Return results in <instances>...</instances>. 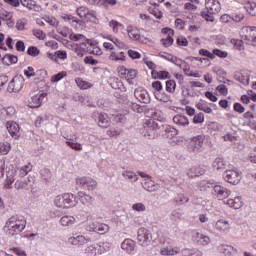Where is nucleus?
<instances>
[{
	"label": "nucleus",
	"instance_id": "obj_1",
	"mask_svg": "<svg viewBox=\"0 0 256 256\" xmlns=\"http://www.w3.org/2000/svg\"><path fill=\"white\" fill-rule=\"evenodd\" d=\"M27 225V221L25 219L19 218V216H12L10 217L6 225L4 227L7 235H19L25 230V226Z\"/></svg>",
	"mask_w": 256,
	"mask_h": 256
},
{
	"label": "nucleus",
	"instance_id": "obj_2",
	"mask_svg": "<svg viewBox=\"0 0 256 256\" xmlns=\"http://www.w3.org/2000/svg\"><path fill=\"white\" fill-rule=\"evenodd\" d=\"M157 131H161V122L157 123L154 120H150L144 126V137H147V139H155Z\"/></svg>",
	"mask_w": 256,
	"mask_h": 256
},
{
	"label": "nucleus",
	"instance_id": "obj_3",
	"mask_svg": "<svg viewBox=\"0 0 256 256\" xmlns=\"http://www.w3.org/2000/svg\"><path fill=\"white\" fill-rule=\"evenodd\" d=\"M204 144H205V136L198 135V136L191 138V140L188 144V149L192 153H199V151H201V149H203Z\"/></svg>",
	"mask_w": 256,
	"mask_h": 256
},
{
	"label": "nucleus",
	"instance_id": "obj_4",
	"mask_svg": "<svg viewBox=\"0 0 256 256\" xmlns=\"http://www.w3.org/2000/svg\"><path fill=\"white\" fill-rule=\"evenodd\" d=\"M138 243L142 245V247H147L151 243L153 239V235L151 234V231H149L146 228H140L138 230Z\"/></svg>",
	"mask_w": 256,
	"mask_h": 256
},
{
	"label": "nucleus",
	"instance_id": "obj_5",
	"mask_svg": "<svg viewBox=\"0 0 256 256\" xmlns=\"http://www.w3.org/2000/svg\"><path fill=\"white\" fill-rule=\"evenodd\" d=\"M76 184L85 191H93L97 187V181L89 177L77 178Z\"/></svg>",
	"mask_w": 256,
	"mask_h": 256
},
{
	"label": "nucleus",
	"instance_id": "obj_6",
	"mask_svg": "<svg viewBox=\"0 0 256 256\" xmlns=\"http://www.w3.org/2000/svg\"><path fill=\"white\" fill-rule=\"evenodd\" d=\"M240 36H241V39H243V41L256 43V27H251V26L243 27L241 29Z\"/></svg>",
	"mask_w": 256,
	"mask_h": 256
},
{
	"label": "nucleus",
	"instance_id": "obj_7",
	"mask_svg": "<svg viewBox=\"0 0 256 256\" xmlns=\"http://www.w3.org/2000/svg\"><path fill=\"white\" fill-rule=\"evenodd\" d=\"M92 119L96 121L99 127H102L103 129H107L110 125L109 116L107 114L99 113V112H93L92 113Z\"/></svg>",
	"mask_w": 256,
	"mask_h": 256
},
{
	"label": "nucleus",
	"instance_id": "obj_8",
	"mask_svg": "<svg viewBox=\"0 0 256 256\" xmlns=\"http://www.w3.org/2000/svg\"><path fill=\"white\" fill-rule=\"evenodd\" d=\"M224 181L230 183V185H238L241 181V175L235 170H226L223 174Z\"/></svg>",
	"mask_w": 256,
	"mask_h": 256
},
{
	"label": "nucleus",
	"instance_id": "obj_9",
	"mask_svg": "<svg viewBox=\"0 0 256 256\" xmlns=\"http://www.w3.org/2000/svg\"><path fill=\"white\" fill-rule=\"evenodd\" d=\"M160 131L159 133L162 134V137H165L166 139H173L175 135H177L178 131L174 127H171L167 124H162L160 122Z\"/></svg>",
	"mask_w": 256,
	"mask_h": 256
},
{
	"label": "nucleus",
	"instance_id": "obj_10",
	"mask_svg": "<svg viewBox=\"0 0 256 256\" xmlns=\"http://www.w3.org/2000/svg\"><path fill=\"white\" fill-rule=\"evenodd\" d=\"M134 97L140 101V103H150L151 97L149 92L143 88H138L134 91Z\"/></svg>",
	"mask_w": 256,
	"mask_h": 256
},
{
	"label": "nucleus",
	"instance_id": "obj_11",
	"mask_svg": "<svg viewBox=\"0 0 256 256\" xmlns=\"http://www.w3.org/2000/svg\"><path fill=\"white\" fill-rule=\"evenodd\" d=\"M45 97H47V93L44 92L32 96L31 101H29V107H31V109H37V107H41Z\"/></svg>",
	"mask_w": 256,
	"mask_h": 256
},
{
	"label": "nucleus",
	"instance_id": "obj_12",
	"mask_svg": "<svg viewBox=\"0 0 256 256\" xmlns=\"http://www.w3.org/2000/svg\"><path fill=\"white\" fill-rule=\"evenodd\" d=\"M14 187L17 191H23V189H31V187H33V183L31 182L30 178L27 179H18L15 184Z\"/></svg>",
	"mask_w": 256,
	"mask_h": 256
},
{
	"label": "nucleus",
	"instance_id": "obj_13",
	"mask_svg": "<svg viewBox=\"0 0 256 256\" xmlns=\"http://www.w3.org/2000/svg\"><path fill=\"white\" fill-rule=\"evenodd\" d=\"M205 7L208 13H219V11H221V4L219 1L206 0Z\"/></svg>",
	"mask_w": 256,
	"mask_h": 256
},
{
	"label": "nucleus",
	"instance_id": "obj_14",
	"mask_svg": "<svg viewBox=\"0 0 256 256\" xmlns=\"http://www.w3.org/2000/svg\"><path fill=\"white\" fill-rule=\"evenodd\" d=\"M213 189L218 199H227L231 195V191L225 187L216 185Z\"/></svg>",
	"mask_w": 256,
	"mask_h": 256
},
{
	"label": "nucleus",
	"instance_id": "obj_15",
	"mask_svg": "<svg viewBox=\"0 0 256 256\" xmlns=\"http://www.w3.org/2000/svg\"><path fill=\"white\" fill-rule=\"evenodd\" d=\"M136 243L132 239L126 238L122 243H121V249L125 251L126 253H133L135 251Z\"/></svg>",
	"mask_w": 256,
	"mask_h": 256
},
{
	"label": "nucleus",
	"instance_id": "obj_16",
	"mask_svg": "<svg viewBox=\"0 0 256 256\" xmlns=\"http://www.w3.org/2000/svg\"><path fill=\"white\" fill-rule=\"evenodd\" d=\"M6 129L8 130L11 137H14V139H18L20 127L17 122H7Z\"/></svg>",
	"mask_w": 256,
	"mask_h": 256
},
{
	"label": "nucleus",
	"instance_id": "obj_17",
	"mask_svg": "<svg viewBox=\"0 0 256 256\" xmlns=\"http://www.w3.org/2000/svg\"><path fill=\"white\" fill-rule=\"evenodd\" d=\"M143 189L145 191H148L149 193H155L159 189V184H155L153 180L150 179H144V183H142Z\"/></svg>",
	"mask_w": 256,
	"mask_h": 256
},
{
	"label": "nucleus",
	"instance_id": "obj_18",
	"mask_svg": "<svg viewBox=\"0 0 256 256\" xmlns=\"http://www.w3.org/2000/svg\"><path fill=\"white\" fill-rule=\"evenodd\" d=\"M193 239L197 245H209V243H211V238H209V236H205L199 232L194 234Z\"/></svg>",
	"mask_w": 256,
	"mask_h": 256
},
{
	"label": "nucleus",
	"instance_id": "obj_19",
	"mask_svg": "<svg viewBox=\"0 0 256 256\" xmlns=\"http://www.w3.org/2000/svg\"><path fill=\"white\" fill-rule=\"evenodd\" d=\"M63 195L66 209H69L70 207H75V205H77V197L75 195H73L72 193H66Z\"/></svg>",
	"mask_w": 256,
	"mask_h": 256
},
{
	"label": "nucleus",
	"instance_id": "obj_20",
	"mask_svg": "<svg viewBox=\"0 0 256 256\" xmlns=\"http://www.w3.org/2000/svg\"><path fill=\"white\" fill-rule=\"evenodd\" d=\"M128 36L133 41H140V43H147V38H145L144 36H141L138 30L128 29Z\"/></svg>",
	"mask_w": 256,
	"mask_h": 256
},
{
	"label": "nucleus",
	"instance_id": "obj_21",
	"mask_svg": "<svg viewBox=\"0 0 256 256\" xmlns=\"http://www.w3.org/2000/svg\"><path fill=\"white\" fill-rule=\"evenodd\" d=\"M215 227L217 231H220V233H229L231 229L229 222L224 220H218L215 224Z\"/></svg>",
	"mask_w": 256,
	"mask_h": 256
},
{
	"label": "nucleus",
	"instance_id": "obj_22",
	"mask_svg": "<svg viewBox=\"0 0 256 256\" xmlns=\"http://www.w3.org/2000/svg\"><path fill=\"white\" fill-rule=\"evenodd\" d=\"M89 241H91L90 238H86L83 235H79V236H76V237H71L69 239V242L72 245H77V246L85 245V243H89Z\"/></svg>",
	"mask_w": 256,
	"mask_h": 256
},
{
	"label": "nucleus",
	"instance_id": "obj_23",
	"mask_svg": "<svg viewBox=\"0 0 256 256\" xmlns=\"http://www.w3.org/2000/svg\"><path fill=\"white\" fill-rule=\"evenodd\" d=\"M21 3L23 7H27L30 11H41V7L34 0H21Z\"/></svg>",
	"mask_w": 256,
	"mask_h": 256
},
{
	"label": "nucleus",
	"instance_id": "obj_24",
	"mask_svg": "<svg viewBox=\"0 0 256 256\" xmlns=\"http://www.w3.org/2000/svg\"><path fill=\"white\" fill-rule=\"evenodd\" d=\"M187 175L188 177H201V175H205V170L199 166H192Z\"/></svg>",
	"mask_w": 256,
	"mask_h": 256
},
{
	"label": "nucleus",
	"instance_id": "obj_25",
	"mask_svg": "<svg viewBox=\"0 0 256 256\" xmlns=\"http://www.w3.org/2000/svg\"><path fill=\"white\" fill-rule=\"evenodd\" d=\"M173 121L176 125H179V127H187V125H189V119L187 116H183L181 114L174 116Z\"/></svg>",
	"mask_w": 256,
	"mask_h": 256
},
{
	"label": "nucleus",
	"instance_id": "obj_26",
	"mask_svg": "<svg viewBox=\"0 0 256 256\" xmlns=\"http://www.w3.org/2000/svg\"><path fill=\"white\" fill-rule=\"evenodd\" d=\"M19 61V58L15 55L12 54H6L3 58H2V63L3 65H13L15 63H17Z\"/></svg>",
	"mask_w": 256,
	"mask_h": 256
},
{
	"label": "nucleus",
	"instance_id": "obj_27",
	"mask_svg": "<svg viewBox=\"0 0 256 256\" xmlns=\"http://www.w3.org/2000/svg\"><path fill=\"white\" fill-rule=\"evenodd\" d=\"M226 203L229 205V207H233V209H241L243 205L241 197L239 196L235 197L234 199H228Z\"/></svg>",
	"mask_w": 256,
	"mask_h": 256
},
{
	"label": "nucleus",
	"instance_id": "obj_28",
	"mask_svg": "<svg viewBox=\"0 0 256 256\" xmlns=\"http://www.w3.org/2000/svg\"><path fill=\"white\" fill-rule=\"evenodd\" d=\"M219 251L225 254V256H231L233 255V253H237V249L233 248L232 246H225V245L219 246Z\"/></svg>",
	"mask_w": 256,
	"mask_h": 256
},
{
	"label": "nucleus",
	"instance_id": "obj_29",
	"mask_svg": "<svg viewBox=\"0 0 256 256\" xmlns=\"http://www.w3.org/2000/svg\"><path fill=\"white\" fill-rule=\"evenodd\" d=\"M75 223V217L73 216H62L60 219V224L63 227H69V225H73Z\"/></svg>",
	"mask_w": 256,
	"mask_h": 256
},
{
	"label": "nucleus",
	"instance_id": "obj_30",
	"mask_svg": "<svg viewBox=\"0 0 256 256\" xmlns=\"http://www.w3.org/2000/svg\"><path fill=\"white\" fill-rule=\"evenodd\" d=\"M179 251H181L180 247H166L163 248L160 253L161 255H176V253H179Z\"/></svg>",
	"mask_w": 256,
	"mask_h": 256
},
{
	"label": "nucleus",
	"instance_id": "obj_31",
	"mask_svg": "<svg viewBox=\"0 0 256 256\" xmlns=\"http://www.w3.org/2000/svg\"><path fill=\"white\" fill-rule=\"evenodd\" d=\"M245 10L249 15L256 17V3L255 2H248L244 6Z\"/></svg>",
	"mask_w": 256,
	"mask_h": 256
},
{
	"label": "nucleus",
	"instance_id": "obj_32",
	"mask_svg": "<svg viewBox=\"0 0 256 256\" xmlns=\"http://www.w3.org/2000/svg\"><path fill=\"white\" fill-rule=\"evenodd\" d=\"M17 85H19V82L15 81V79H12L11 82L9 83V85H8L7 91L9 93H17V92H19L21 90V86L19 88V87H17Z\"/></svg>",
	"mask_w": 256,
	"mask_h": 256
},
{
	"label": "nucleus",
	"instance_id": "obj_33",
	"mask_svg": "<svg viewBox=\"0 0 256 256\" xmlns=\"http://www.w3.org/2000/svg\"><path fill=\"white\" fill-rule=\"evenodd\" d=\"M154 95L158 101H162L163 103H169L171 100V96L167 95L165 92H155Z\"/></svg>",
	"mask_w": 256,
	"mask_h": 256
},
{
	"label": "nucleus",
	"instance_id": "obj_34",
	"mask_svg": "<svg viewBox=\"0 0 256 256\" xmlns=\"http://www.w3.org/2000/svg\"><path fill=\"white\" fill-rule=\"evenodd\" d=\"M96 247H98V253L101 255V253H105V251L111 249V244L109 242H99Z\"/></svg>",
	"mask_w": 256,
	"mask_h": 256
},
{
	"label": "nucleus",
	"instance_id": "obj_35",
	"mask_svg": "<svg viewBox=\"0 0 256 256\" xmlns=\"http://www.w3.org/2000/svg\"><path fill=\"white\" fill-rule=\"evenodd\" d=\"M78 195L81 198L83 205H91L94 201L91 195L83 194V192H79Z\"/></svg>",
	"mask_w": 256,
	"mask_h": 256
},
{
	"label": "nucleus",
	"instance_id": "obj_36",
	"mask_svg": "<svg viewBox=\"0 0 256 256\" xmlns=\"http://www.w3.org/2000/svg\"><path fill=\"white\" fill-rule=\"evenodd\" d=\"M212 167L217 169V171H219V169H225V160H223V158H216L212 163Z\"/></svg>",
	"mask_w": 256,
	"mask_h": 256
},
{
	"label": "nucleus",
	"instance_id": "obj_37",
	"mask_svg": "<svg viewBox=\"0 0 256 256\" xmlns=\"http://www.w3.org/2000/svg\"><path fill=\"white\" fill-rule=\"evenodd\" d=\"M95 233H99V235H105V233L109 232V226L107 224H100L94 228Z\"/></svg>",
	"mask_w": 256,
	"mask_h": 256
},
{
	"label": "nucleus",
	"instance_id": "obj_38",
	"mask_svg": "<svg viewBox=\"0 0 256 256\" xmlns=\"http://www.w3.org/2000/svg\"><path fill=\"white\" fill-rule=\"evenodd\" d=\"M122 175H123V177H125V179H128L132 183H135V181H138V179H139V177H137V174H135V172H131V171H125Z\"/></svg>",
	"mask_w": 256,
	"mask_h": 256
},
{
	"label": "nucleus",
	"instance_id": "obj_39",
	"mask_svg": "<svg viewBox=\"0 0 256 256\" xmlns=\"http://www.w3.org/2000/svg\"><path fill=\"white\" fill-rule=\"evenodd\" d=\"M176 88H177V83H175V80H167L166 81L167 93H175Z\"/></svg>",
	"mask_w": 256,
	"mask_h": 256
},
{
	"label": "nucleus",
	"instance_id": "obj_40",
	"mask_svg": "<svg viewBox=\"0 0 256 256\" xmlns=\"http://www.w3.org/2000/svg\"><path fill=\"white\" fill-rule=\"evenodd\" d=\"M234 79L239 83H242V85H249V78H246L245 75L241 73L235 74Z\"/></svg>",
	"mask_w": 256,
	"mask_h": 256
},
{
	"label": "nucleus",
	"instance_id": "obj_41",
	"mask_svg": "<svg viewBox=\"0 0 256 256\" xmlns=\"http://www.w3.org/2000/svg\"><path fill=\"white\" fill-rule=\"evenodd\" d=\"M55 205H56V207H59L60 209H67V207L65 205L64 195L56 197Z\"/></svg>",
	"mask_w": 256,
	"mask_h": 256
},
{
	"label": "nucleus",
	"instance_id": "obj_42",
	"mask_svg": "<svg viewBox=\"0 0 256 256\" xmlns=\"http://www.w3.org/2000/svg\"><path fill=\"white\" fill-rule=\"evenodd\" d=\"M76 13L78 15V17H80L81 19H83V17H87V15L89 14V9L85 6H81L76 10Z\"/></svg>",
	"mask_w": 256,
	"mask_h": 256
},
{
	"label": "nucleus",
	"instance_id": "obj_43",
	"mask_svg": "<svg viewBox=\"0 0 256 256\" xmlns=\"http://www.w3.org/2000/svg\"><path fill=\"white\" fill-rule=\"evenodd\" d=\"M181 69H183L187 77H200L199 73H193L190 71L189 64L187 62L184 64V66Z\"/></svg>",
	"mask_w": 256,
	"mask_h": 256
},
{
	"label": "nucleus",
	"instance_id": "obj_44",
	"mask_svg": "<svg viewBox=\"0 0 256 256\" xmlns=\"http://www.w3.org/2000/svg\"><path fill=\"white\" fill-rule=\"evenodd\" d=\"M184 255H190V256H201L203 255V252L199 251L198 249H184L183 250Z\"/></svg>",
	"mask_w": 256,
	"mask_h": 256
},
{
	"label": "nucleus",
	"instance_id": "obj_45",
	"mask_svg": "<svg viewBox=\"0 0 256 256\" xmlns=\"http://www.w3.org/2000/svg\"><path fill=\"white\" fill-rule=\"evenodd\" d=\"M175 201L177 205H185V203H189V198L183 194H179L176 198Z\"/></svg>",
	"mask_w": 256,
	"mask_h": 256
},
{
	"label": "nucleus",
	"instance_id": "obj_46",
	"mask_svg": "<svg viewBox=\"0 0 256 256\" xmlns=\"http://www.w3.org/2000/svg\"><path fill=\"white\" fill-rule=\"evenodd\" d=\"M11 151V145L9 143L0 142V155H7Z\"/></svg>",
	"mask_w": 256,
	"mask_h": 256
},
{
	"label": "nucleus",
	"instance_id": "obj_47",
	"mask_svg": "<svg viewBox=\"0 0 256 256\" xmlns=\"http://www.w3.org/2000/svg\"><path fill=\"white\" fill-rule=\"evenodd\" d=\"M39 53H41V51L36 46H30L27 50V55H30V57H37Z\"/></svg>",
	"mask_w": 256,
	"mask_h": 256
},
{
	"label": "nucleus",
	"instance_id": "obj_48",
	"mask_svg": "<svg viewBox=\"0 0 256 256\" xmlns=\"http://www.w3.org/2000/svg\"><path fill=\"white\" fill-rule=\"evenodd\" d=\"M109 27H112L114 33H119V27H123V24L119 23L117 20H111Z\"/></svg>",
	"mask_w": 256,
	"mask_h": 256
},
{
	"label": "nucleus",
	"instance_id": "obj_49",
	"mask_svg": "<svg viewBox=\"0 0 256 256\" xmlns=\"http://www.w3.org/2000/svg\"><path fill=\"white\" fill-rule=\"evenodd\" d=\"M174 65L179 67L180 69H183V66L187 63L185 60H182L181 58H177L176 56H173L172 62Z\"/></svg>",
	"mask_w": 256,
	"mask_h": 256
},
{
	"label": "nucleus",
	"instance_id": "obj_50",
	"mask_svg": "<svg viewBox=\"0 0 256 256\" xmlns=\"http://www.w3.org/2000/svg\"><path fill=\"white\" fill-rule=\"evenodd\" d=\"M66 144L68 145V147H70V148L73 149L74 151H83V147L81 146L80 143H75V142H71V141H66Z\"/></svg>",
	"mask_w": 256,
	"mask_h": 256
},
{
	"label": "nucleus",
	"instance_id": "obj_51",
	"mask_svg": "<svg viewBox=\"0 0 256 256\" xmlns=\"http://www.w3.org/2000/svg\"><path fill=\"white\" fill-rule=\"evenodd\" d=\"M40 175L44 179V181H49V179H51V171L47 168L41 169Z\"/></svg>",
	"mask_w": 256,
	"mask_h": 256
},
{
	"label": "nucleus",
	"instance_id": "obj_52",
	"mask_svg": "<svg viewBox=\"0 0 256 256\" xmlns=\"http://www.w3.org/2000/svg\"><path fill=\"white\" fill-rule=\"evenodd\" d=\"M85 253H87V255H97L98 252V247L95 245H90L85 249Z\"/></svg>",
	"mask_w": 256,
	"mask_h": 256
},
{
	"label": "nucleus",
	"instance_id": "obj_53",
	"mask_svg": "<svg viewBox=\"0 0 256 256\" xmlns=\"http://www.w3.org/2000/svg\"><path fill=\"white\" fill-rule=\"evenodd\" d=\"M66 76H67V72H59L58 74L53 75L51 77V81L52 83H58V81H61V79H63V77H66Z\"/></svg>",
	"mask_w": 256,
	"mask_h": 256
},
{
	"label": "nucleus",
	"instance_id": "obj_54",
	"mask_svg": "<svg viewBox=\"0 0 256 256\" xmlns=\"http://www.w3.org/2000/svg\"><path fill=\"white\" fill-rule=\"evenodd\" d=\"M196 107L199 111H204V113H213V109H211V107H207L206 104L198 103L196 104Z\"/></svg>",
	"mask_w": 256,
	"mask_h": 256
},
{
	"label": "nucleus",
	"instance_id": "obj_55",
	"mask_svg": "<svg viewBox=\"0 0 256 256\" xmlns=\"http://www.w3.org/2000/svg\"><path fill=\"white\" fill-rule=\"evenodd\" d=\"M135 77H137V70L128 69V72L126 74V81H129V83H131V81H133Z\"/></svg>",
	"mask_w": 256,
	"mask_h": 256
},
{
	"label": "nucleus",
	"instance_id": "obj_56",
	"mask_svg": "<svg viewBox=\"0 0 256 256\" xmlns=\"http://www.w3.org/2000/svg\"><path fill=\"white\" fill-rule=\"evenodd\" d=\"M13 183H15V179L13 178V176H7L4 182L5 189H13Z\"/></svg>",
	"mask_w": 256,
	"mask_h": 256
},
{
	"label": "nucleus",
	"instance_id": "obj_57",
	"mask_svg": "<svg viewBox=\"0 0 256 256\" xmlns=\"http://www.w3.org/2000/svg\"><path fill=\"white\" fill-rule=\"evenodd\" d=\"M174 41L175 40L171 36H167V38L161 39V43L164 45V47H171Z\"/></svg>",
	"mask_w": 256,
	"mask_h": 256
},
{
	"label": "nucleus",
	"instance_id": "obj_58",
	"mask_svg": "<svg viewBox=\"0 0 256 256\" xmlns=\"http://www.w3.org/2000/svg\"><path fill=\"white\" fill-rule=\"evenodd\" d=\"M132 209H133V211H138V213H141V212L145 211V209H147V208L145 207V204H143V203H135L132 205Z\"/></svg>",
	"mask_w": 256,
	"mask_h": 256
},
{
	"label": "nucleus",
	"instance_id": "obj_59",
	"mask_svg": "<svg viewBox=\"0 0 256 256\" xmlns=\"http://www.w3.org/2000/svg\"><path fill=\"white\" fill-rule=\"evenodd\" d=\"M32 33H33L34 37H37V39H40L41 41H43L45 39V33H43L42 30L33 29Z\"/></svg>",
	"mask_w": 256,
	"mask_h": 256
},
{
	"label": "nucleus",
	"instance_id": "obj_60",
	"mask_svg": "<svg viewBox=\"0 0 256 256\" xmlns=\"http://www.w3.org/2000/svg\"><path fill=\"white\" fill-rule=\"evenodd\" d=\"M204 121H205V115L202 112L198 113L193 118V123H195V124L203 123Z\"/></svg>",
	"mask_w": 256,
	"mask_h": 256
},
{
	"label": "nucleus",
	"instance_id": "obj_61",
	"mask_svg": "<svg viewBox=\"0 0 256 256\" xmlns=\"http://www.w3.org/2000/svg\"><path fill=\"white\" fill-rule=\"evenodd\" d=\"M213 14L214 13L203 11L201 12V17H203V19H206L207 21L214 22L215 18L213 17Z\"/></svg>",
	"mask_w": 256,
	"mask_h": 256
},
{
	"label": "nucleus",
	"instance_id": "obj_62",
	"mask_svg": "<svg viewBox=\"0 0 256 256\" xmlns=\"http://www.w3.org/2000/svg\"><path fill=\"white\" fill-rule=\"evenodd\" d=\"M29 171H31V167L25 165L19 169V177H25Z\"/></svg>",
	"mask_w": 256,
	"mask_h": 256
},
{
	"label": "nucleus",
	"instance_id": "obj_63",
	"mask_svg": "<svg viewBox=\"0 0 256 256\" xmlns=\"http://www.w3.org/2000/svg\"><path fill=\"white\" fill-rule=\"evenodd\" d=\"M213 53H214V55H216L217 57H220L221 59H225L228 55V53L226 51H222L219 49H214Z\"/></svg>",
	"mask_w": 256,
	"mask_h": 256
},
{
	"label": "nucleus",
	"instance_id": "obj_64",
	"mask_svg": "<svg viewBox=\"0 0 256 256\" xmlns=\"http://www.w3.org/2000/svg\"><path fill=\"white\" fill-rule=\"evenodd\" d=\"M106 134L108 137H117V135H119V130L111 127L106 131Z\"/></svg>",
	"mask_w": 256,
	"mask_h": 256
}]
</instances>
